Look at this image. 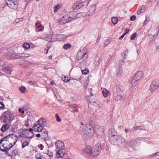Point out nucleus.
Masks as SVG:
<instances>
[{"instance_id":"40","label":"nucleus","mask_w":159,"mask_h":159,"mask_svg":"<svg viewBox=\"0 0 159 159\" xmlns=\"http://www.w3.org/2000/svg\"><path fill=\"white\" fill-rule=\"evenodd\" d=\"M20 55H21V58H23V57H29L30 56L29 54L28 53L25 54L24 53H20Z\"/></svg>"},{"instance_id":"22","label":"nucleus","mask_w":159,"mask_h":159,"mask_svg":"<svg viewBox=\"0 0 159 159\" xmlns=\"http://www.w3.org/2000/svg\"><path fill=\"white\" fill-rule=\"evenodd\" d=\"M138 80H136L133 78L132 80L131 83V87L133 89L134 87L138 84Z\"/></svg>"},{"instance_id":"23","label":"nucleus","mask_w":159,"mask_h":159,"mask_svg":"<svg viewBox=\"0 0 159 159\" xmlns=\"http://www.w3.org/2000/svg\"><path fill=\"white\" fill-rule=\"evenodd\" d=\"M41 138L43 139H47V138H48V135L47 132L46 130H44L41 133Z\"/></svg>"},{"instance_id":"12","label":"nucleus","mask_w":159,"mask_h":159,"mask_svg":"<svg viewBox=\"0 0 159 159\" xmlns=\"http://www.w3.org/2000/svg\"><path fill=\"white\" fill-rule=\"evenodd\" d=\"M81 1H77L75 3H74L72 6V8L74 9H77L80 8L84 6Z\"/></svg>"},{"instance_id":"43","label":"nucleus","mask_w":159,"mask_h":159,"mask_svg":"<svg viewBox=\"0 0 159 159\" xmlns=\"http://www.w3.org/2000/svg\"><path fill=\"white\" fill-rule=\"evenodd\" d=\"M89 72V70L88 68H85L84 70H82V73L85 75L88 74Z\"/></svg>"},{"instance_id":"42","label":"nucleus","mask_w":159,"mask_h":159,"mask_svg":"<svg viewBox=\"0 0 159 159\" xmlns=\"http://www.w3.org/2000/svg\"><path fill=\"white\" fill-rule=\"evenodd\" d=\"M62 80L63 81L66 82H68L70 80V79H69L68 77L66 76H64L63 78L62 77Z\"/></svg>"},{"instance_id":"56","label":"nucleus","mask_w":159,"mask_h":159,"mask_svg":"<svg viewBox=\"0 0 159 159\" xmlns=\"http://www.w3.org/2000/svg\"><path fill=\"white\" fill-rule=\"evenodd\" d=\"M56 156L58 158H60V149L58 150L57 152Z\"/></svg>"},{"instance_id":"64","label":"nucleus","mask_w":159,"mask_h":159,"mask_svg":"<svg viewBox=\"0 0 159 159\" xmlns=\"http://www.w3.org/2000/svg\"><path fill=\"white\" fill-rule=\"evenodd\" d=\"M41 24L39 22H37L36 24V27L38 28L39 25H41Z\"/></svg>"},{"instance_id":"13","label":"nucleus","mask_w":159,"mask_h":159,"mask_svg":"<svg viewBox=\"0 0 159 159\" xmlns=\"http://www.w3.org/2000/svg\"><path fill=\"white\" fill-rule=\"evenodd\" d=\"M33 128L35 131L41 132L43 129V126H42L39 123H37L34 126Z\"/></svg>"},{"instance_id":"9","label":"nucleus","mask_w":159,"mask_h":159,"mask_svg":"<svg viewBox=\"0 0 159 159\" xmlns=\"http://www.w3.org/2000/svg\"><path fill=\"white\" fill-rule=\"evenodd\" d=\"M81 153L85 157H88L92 155V148L90 146H87L83 149Z\"/></svg>"},{"instance_id":"48","label":"nucleus","mask_w":159,"mask_h":159,"mask_svg":"<svg viewBox=\"0 0 159 159\" xmlns=\"http://www.w3.org/2000/svg\"><path fill=\"white\" fill-rule=\"evenodd\" d=\"M92 104L93 105H94V106L97 107H99L98 106V102H96V101H94L93 102H92Z\"/></svg>"},{"instance_id":"39","label":"nucleus","mask_w":159,"mask_h":159,"mask_svg":"<svg viewBox=\"0 0 159 159\" xmlns=\"http://www.w3.org/2000/svg\"><path fill=\"white\" fill-rule=\"evenodd\" d=\"M133 129L135 130H139L140 129H143L144 127H142V128L140 126H136L135 125L133 127Z\"/></svg>"},{"instance_id":"36","label":"nucleus","mask_w":159,"mask_h":159,"mask_svg":"<svg viewBox=\"0 0 159 159\" xmlns=\"http://www.w3.org/2000/svg\"><path fill=\"white\" fill-rule=\"evenodd\" d=\"M90 0H80V1L85 6H87Z\"/></svg>"},{"instance_id":"35","label":"nucleus","mask_w":159,"mask_h":159,"mask_svg":"<svg viewBox=\"0 0 159 159\" xmlns=\"http://www.w3.org/2000/svg\"><path fill=\"white\" fill-rule=\"evenodd\" d=\"M66 38V36L64 34H60V41H63L64 40H65Z\"/></svg>"},{"instance_id":"30","label":"nucleus","mask_w":159,"mask_h":159,"mask_svg":"<svg viewBox=\"0 0 159 159\" xmlns=\"http://www.w3.org/2000/svg\"><path fill=\"white\" fill-rule=\"evenodd\" d=\"M11 57L15 59L21 58L20 54L18 53H15L12 54Z\"/></svg>"},{"instance_id":"34","label":"nucleus","mask_w":159,"mask_h":159,"mask_svg":"<svg viewBox=\"0 0 159 159\" xmlns=\"http://www.w3.org/2000/svg\"><path fill=\"white\" fill-rule=\"evenodd\" d=\"M26 90V88L24 86H22L19 88V90L22 93H25Z\"/></svg>"},{"instance_id":"61","label":"nucleus","mask_w":159,"mask_h":159,"mask_svg":"<svg viewBox=\"0 0 159 159\" xmlns=\"http://www.w3.org/2000/svg\"><path fill=\"white\" fill-rule=\"evenodd\" d=\"M49 48L48 47V48L47 49H45L44 52L46 54H47L48 53V50L49 49Z\"/></svg>"},{"instance_id":"45","label":"nucleus","mask_w":159,"mask_h":159,"mask_svg":"<svg viewBox=\"0 0 159 159\" xmlns=\"http://www.w3.org/2000/svg\"><path fill=\"white\" fill-rule=\"evenodd\" d=\"M29 143L27 141L24 142L22 145V147L23 148H24L26 146H28Z\"/></svg>"},{"instance_id":"25","label":"nucleus","mask_w":159,"mask_h":159,"mask_svg":"<svg viewBox=\"0 0 159 159\" xmlns=\"http://www.w3.org/2000/svg\"><path fill=\"white\" fill-rule=\"evenodd\" d=\"M137 142V139L132 140L129 142V146L134 148L136 146Z\"/></svg>"},{"instance_id":"57","label":"nucleus","mask_w":159,"mask_h":159,"mask_svg":"<svg viewBox=\"0 0 159 159\" xmlns=\"http://www.w3.org/2000/svg\"><path fill=\"white\" fill-rule=\"evenodd\" d=\"M101 37V35L100 34H99L98 35V38L96 40L97 43V42L98 43L99 42Z\"/></svg>"},{"instance_id":"63","label":"nucleus","mask_w":159,"mask_h":159,"mask_svg":"<svg viewBox=\"0 0 159 159\" xmlns=\"http://www.w3.org/2000/svg\"><path fill=\"white\" fill-rule=\"evenodd\" d=\"M129 29L127 28L125 30V32L124 34H127V33H129Z\"/></svg>"},{"instance_id":"31","label":"nucleus","mask_w":159,"mask_h":159,"mask_svg":"<svg viewBox=\"0 0 159 159\" xmlns=\"http://www.w3.org/2000/svg\"><path fill=\"white\" fill-rule=\"evenodd\" d=\"M111 20L112 21V23L114 24H116L118 22L117 18L116 17H112L111 18Z\"/></svg>"},{"instance_id":"16","label":"nucleus","mask_w":159,"mask_h":159,"mask_svg":"<svg viewBox=\"0 0 159 159\" xmlns=\"http://www.w3.org/2000/svg\"><path fill=\"white\" fill-rule=\"evenodd\" d=\"M143 73L142 71H139L135 74L134 77V78L138 80H140L143 76Z\"/></svg>"},{"instance_id":"8","label":"nucleus","mask_w":159,"mask_h":159,"mask_svg":"<svg viewBox=\"0 0 159 159\" xmlns=\"http://www.w3.org/2000/svg\"><path fill=\"white\" fill-rule=\"evenodd\" d=\"M101 150V144L98 143L93 147L92 150V155L94 157L96 156L99 153Z\"/></svg>"},{"instance_id":"33","label":"nucleus","mask_w":159,"mask_h":159,"mask_svg":"<svg viewBox=\"0 0 159 159\" xmlns=\"http://www.w3.org/2000/svg\"><path fill=\"white\" fill-rule=\"evenodd\" d=\"M102 94L104 97H107L109 95L108 91L106 89L103 90L102 91Z\"/></svg>"},{"instance_id":"53","label":"nucleus","mask_w":159,"mask_h":159,"mask_svg":"<svg viewBox=\"0 0 159 159\" xmlns=\"http://www.w3.org/2000/svg\"><path fill=\"white\" fill-rule=\"evenodd\" d=\"M55 116L56 117V120L58 122H60V117L59 116V114H56L55 115Z\"/></svg>"},{"instance_id":"19","label":"nucleus","mask_w":159,"mask_h":159,"mask_svg":"<svg viewBox=\"0 0 159 159\" xmlns=\"http://www.w3.org/2000/svg\"><path fill=\"white\" fill-rule=\"evenodd\" d=\"M74 13L75 15L74 19H75V18H81V17H84L86 16V13L84 12H80L77 14H76L75 12H74Z\"/></svg>"},{"instance_id":"50","label":"nucleus","mask_w":159,"mask_h":159,"mask_svg":"<svg viewBox=\"0 0 159 159\" xmlns=\"http://www.w3.org/2000/svg\"><path fill=\"white\" fill-rule=\"evenodd\" d=\"M94 64L96 66H98L100 64V62L98 61H95L94 62Z\"/></svg>"},{"instance_id":"18","label":"nucleus","mask_w":159,"mask_h":159,"mask_svg":"<svg viewBox=\"0 0 159 159\" xmlns=\"http://www.w3.org/2000/svg\"><path fill=\"white\" fill-rule=\"evenodd\" d=\"M123 90V87L122 86H120L117 85L116 86L115 89H114V91H115V92H116L118 94H121Z\"/></svg>"},{"instance_id":"41","label":"nucleus","mask_w":159,"mask_h":159,"mask_svg":"<svg viewBox=\"0 0 159 159\" xmlns=\"http://www.w3.org/2000/svg\"><path fill=\"white\" fill-rule=\"evenodd\" d=\"M122 96L120 94L118 95L115 97V99L116 100L119 101L121 100L122 99Z\"/></svg>"},{"instance_id":"17","label":"nucleus","mask_w":159,"mask_h":159,"mask_svg":"<svg viewBox=\"0 0 159 159\" xmlns=\"http://www.w3.org/2000/svg\"><path fill=\"white\" fill-rule=\"evenodd\" d=\"M86 54V52L82 53L81 51L78 52L77 55V59L78 60H81L84 57Z\"/></svg>"},{"instance_id":"21","label":"nucleus","mask_w":159,"mask_h":159,"mask_svg":"<svg viewBox=\"0 0 159 159\" xmlns=\"http://www.w3.org/2000/svg\"><path fill=\"white\" fill-rule=\"evenodd\" d=\"M10 128V125L8 124L3 125L1 129L2 132H4L6 131Z\"/></svg>"},{"instance_id":"24","label":"nucleus","mask_w":159,"mask_h":159,"mask_svg":"<svg viewBox=\"0 0 159 159\" xmlns=\"http://www.w3.org/2000/svg\"><path fill=\"white\" fill-rule=\"evenodd\" d=\"M41 125L42 126L43 125H47L46 121L44 119L42 118L39 119L37 122Z\"/></svg>"},{"instance_id":"28","label":"nucleus","mask_w":159,"mask_h":159,"mask_svg":"<svg viewBox=\"0 0 159 159\" xmlns=\"http://www.w3.org/2000/svg\"><path fill=\"white\" fill-rule=\"evenodd\" d=\"M96 10V7L94 5H93L89 7V10L91 12H94Z\"/></svg>"},{"instance_id":"37","label":"nucleus","mask_w":159,"mask_h":159,"mask_svg":"<svg viewBox=\"0 0 159 159\" xmlns=\"http://www.w3.org/2000/svg\"><path fill=\"white\" fill-rule=\"evenodd\" d=\"M57 36H58V35L57 36L56 34H53L52 36V41H56L58 40V38L57 37Z\"/></svg>"},{"instance_id":"6","label":"nucleus","mask_w":159,"mask_h":159,"mask_svg":"<svg viewBox=\"0 0 159 159\" xmlns=\"http://www.w3.org/2000/svg\"><path fill=\"white\" fill-rule=\"evenodd\" d=\"M5 1L7 6L13 10L17 9L20 5L16 0H5Z\"/></svg>"},{"instance_id":"15","label":"nucleus","mask_w":159,"mask_h":159,"mask_svg":"<svg viewBox=\"0 0 159 159\" xmlns=\"http://www.w3.org/2000/svg\"><path fill=\"white\" fill-rule=\"evenodd\" d=\"M117 132L113 128L110 129L108 132V135L109 138V139L110 137H114V136H116Z\"/></svg>"},{"instance_id":"60","label":"nucleus","mask_w":159,"mask_h":159,"mask_svg":"<svg viewBox=\"0 0 159 159\" xmlns=\"http://www.w3.org/2000/svg\"><path fill=\"white\" fill-rule=\"evenodd\" d=\"M43 27V25H39V26H38V27L37 28L39 30H41L42 29Z\"/></svg>"},{"instance_id":"20","label":"nucleus","mask_w":159,"mask_h":159,"mask_svg":"<svg viewBox=\"0 0 159 159\" xmlns=\"http://www.w3.org/2000/svg\"><path fill=\"white\" fill-rule=\"evenodd\" d=\"M122 73V67L121 66H119L116 69V74L118 76H120Z\"/></svg>"},{"instance_id":"11","label":"nucleus","mask_w":159,"mask_h":159,"mask_svg":"<svg viewBox=\"0 0 159 159\" xmlns=\"http://www.w3.org/2000/svg\"><path fill=\"white\" fill-rule=\"evenodd\" d=\"M14 119V116L11 114H7L4 116L3 122L5 123H11Z\"/></svg>"},{"instance_id":"27","label":"nucleus","mask_w":159,"mask_h":159,"mask_svg":"<svg viewBox=\"0 0 159 159\" xmlns=\"http://www.w3.org/2000/svg\"><path fill=\"white\" fill-rule=\"evenodd\" d=\"M69 107H70V110L71 111L74 112H78V110L76 107L73 106L71 104H69Z\"/></svg>"},{"instance_id":"4","label":"nucleus","mask_w":159,"mask_h":159,"mask_svg":"<svg viewBox=\"0 0 159 159\" xmlns=\"http://www.w3.org/2000/svg\"><path fill=\"white\" fill-rule=\"evenodd\" d=\"M75 14L74 11L68 12L67 14L62 16L60 19V24H65L74 19Z\"/></svg>"},{"instance_id":"14","label":"nucleus","mask_w":159,"mask_h":159,"mask_svg":"<svg viewBox=\"0 0 159 159\" xmlns=\"http://www.w3.org/2000/svg\"><path fill=\"white\" fill-rule=\"evenodd\" d=\"M104 131L103 127L100 126L98 128L96 133L98 135L102 137L104 135Z\"/></svg>"},{"instance_id":"49","label":"nucleus","mask_w":159,"mask_h":159,"mask_svg":"<svg viewBox=\"0 0 159 159\" xmlns=\"http://www.w3.org/2000/svg\"><path fill=\"white\" fill-rule=\"evenodd\" d=\"M5 108V105L4 104L0 102V110H3Z\"/></svg>"},{"instance_id":"29","label":"nucleus","mask_w":159,"mask_h":159,"mask_svg":"<svg viewBox=\"0 0 159 159\" xmlns=\"http://www.w3.org/2000/svg\"><path fill=\"white\" fill-rule=\"evenodd\" d=\"M3 70L5 71L7 74H10L12 71V68L10 67H5Z\"/></svg>"},{"instance_id":"51","label":"nucleus","mask_w":159,"mask_h":159,"mask_svg":"<svg viewBox=\"0 0 159 159\" xmlns=\"http://www.w3.org/2000/svg\"><path fill=\"white\" fill-rule=\"evenodd\" d=\"M128 53V51L127 50H125V51L124 54V59H125L126 58Z\"/></svg>"},{"instance_id":"7","label":"nucleus","mask_w":159,"mask_h":159,"mask_svg":"<svg viewBox=\"0 0 159 159\" xmlns=\"http://www.w3.org/2000/svg\"><path fill=\"white\" fill-rule=\"evenodd\" d=\"M60 159H70L68 157L66 153V146L61 141H60Z\"/></svg>"},{"instance_id":"58","label":"nucleus","mask_w":159,"mask_h":159,"mask_svg":"<svg viewBox=\"0 0 159 159\" xmlns=\"http://www.w3.org/2000/svg\"><path fill=\"white\" fill-rule=\"evenodd\" d=\"M149 18H148L146 17V20L144 22V25H146L148 22L149 20Z\"/></svg>"},{"instance_id":"46","label":"nucleus","mask_w":159,"mask_h":159,"mask_svg":"<svg viewBox=\"0 0 159 159\" xmlns=\"http://www.w3.org/2000/svg\"><path fill=\"white\" fill-rule=\"evenodd\" d=\"M136 36L137 33L135 32L134 33L131 35L130 37V39L132 40H134Z\"/></svg>"},{"instance_id":"1","label":"nucleus","mask_w":159,"mask_h":159,"mask_svg":"<svg viewBox=\"0 0 159 159\" xmlns=\"http://www.w3.org/2000/svg\"><path fill=\"white\" fill-rule=\"evenodd\" d=\"M18 137L14 134H8L0 140V149L3 152H7L16 144Z\"/></svg>"},{"instance_id":"10","label":"nucleus","mask_w":159,"mask_h":159,"mask_svg":"<svg viewBox=\"0 0 159 159\" xmlns=\"http://www.w3.org/2000/svg\"><path fill=\"white\" fill-rule=\"evenodd\" d=\"M159 86V83L158 82V80L157 79L154 80L150 85L149 90L152 93L155 91L156 89Z\"/></svg>"},{"instance_id":"2","label":"nucleus","mask_w":159,"mask_h":159,"mask_svg":"<svg viewBox=\"0 0 159 159\" xmlns=\"http://www.w3.org/2000/svg\"><path fill=\"white\" fill-rule=\"evenodd\" d=\"M81 133L83 138L88 139L94 134V129L90 124H86Z\"/></svg>"},{"instance_id":"38","label":"nucleus","mask_w":159,"mask_h":159,"mask_svg":"<svg viewBox=\"0 0 159 159\" xmlns=\"http://www.w3.org/2000/svg\"><path fill=\"white\" fill-rule=\"evenodd\" d=\"M23 47L25 48L27 50L30 48V45L27 43H24L23 45Z\"/></svg>"},{"instance_id":"3","label":"nucleus","mask_w":159,"mask_h":159,"mask_svg":"<svg viewBox=\"0 0 159 159\" xmlns=\"http://www.w3.org/2000/svg\"><path fill=\"white\" fill-rule=\"evenodd\" d=\"M109 140L112 144L117 146L121 145V144L124 145L127 144V143L123 138L117 135L110 137Z\"/></svg>"},{"instance_id":"44","label":"nucleus","mask_w":159,"mask_h":159,"mask_svg":"<svg viewBox=\"0 0 159 159\" xmlns=\"http://www.w3.org/2000/svg\"><path fill=\"white\" fill-rule=\"evenodd\" d=\"M60 9V6L59 4H58L57 6H55L54 7V11L55 12H56L57 11V10H59Z\"/></svg>"},{"instance_id":"54","label":"nucleus","mask_w":159,"mask_h":159,"mask_svg":"<svg viewBox=\"0 0 159 159\" xmlns=\"http://www.w3.org/2000/svg\"><path fill=\"white\" fill-rule=\"evenodd\" d=\"M59 140H57L55 143V145L57 148H60V146L59 145Z\"/></svg>"},{"instance_id":"26","label":"nucleus","mask_w":159,"mask_h":159,"mask_svg":"<svg viewBox=\"0 0 159 159\" xmlns=\"http://www.w3.org/2000/svg\"><path fill=\"white\" fill-rule=\"evenodd\" d=\"M146 7L144 6L140 7L137 11V13L138 15H140L141 13L144 12L145 11Z\"/></svg>"},{"instance_id":"59","label":"nucleus","mask_w":159,"mask_h":159,"mask_svg":"<svg viewBox=\"0 0 159 159\" xmlns=\"http://www.w3.org/2000/svg\"><path fill=\"white\" fill-rule=\"evenodd\" d=\"M33 129L32 128H30L29 129V131L31 133H32V137H33L34 135V133L33 132Z\"/></svg>"},{"instance_id":"62","label":"nucleus","mask_w":159,"mask_h":159,"mask_svg":"<svg viewBox=\"0 0 159 159\" xmlns=\"http://www.w3.org/2000/svg\"><path fill=\"white\" fill-rule=\"evenodd\" d=\"M125 34H124L122 35L119 38V39L121 40L125 36Z\"/></svg>"},{"instance_id":"32","label":"nucleus","mask_w":159,"mask_h":159,"mask_svg":"<svg viewBox=\"0 0 159 159\" xmlns=\"http://www.w3.org/2000/svg\"><path fill=\"white\" fill-rule=\"evenodd\" d=\"M71 45L70 44L67 43L65 44L63 46V48L65 50H67L69 48H71Z\"/></svg>"},{"instance_id":"52","label":"nucleus","mask_w":159,"mask_h":159,"mask_svg":"<svg viewBox=\"0 0 159 159\" xmlns=\"http://www.w3.org/2000/svg\"><path fill=\"white\" fill-rule=\"evenodd\" d=\"M159 156V152H157L156 153L152 154V155H150V156L152 157H153L155 156Z\"/></svg>"},{"instance_id":"5","label":"nucleus","mask_w":159,"mask_h":159,"mask_svg":"<svg viewBox=\"0 0 159 159\" xmlns=\"http://www.w3.org/2000/svg\"><path fill=\"white\" fill-rule=\"evenodd\" d=\"M18 137L23 138H31L32 137V133L29 131V130L26 129H21L18 132Z\"/></svg>"},{"instance_id":"55","label":"nucleus","mask_w":159,"mask_h":159,"mask_svg":"<svg viewBox=\"0 0 159 159\" xmlns=\"http://www.w3.org/2000/svg\"><path fill=\"white\" fill-rule=\"evenodd\" d=\"M136 16L134 15L132 16L130 18V20L131 21H133L136 19Z\"/></svg>"},{"instance_id":"47","label":"nucleus","mask_w":159,"mask_h":159,"mask_svg":"<svg viewBox=\"0 0 159 159\" xmlns=\"http://www.w3.org/2000/svg\"><path fill=\"white\" fill-rule=\"evenodd\" d=\"M111 43V39H107L105 41L104 44L105 46H107Z\"/></svg>"}]
</instances>
